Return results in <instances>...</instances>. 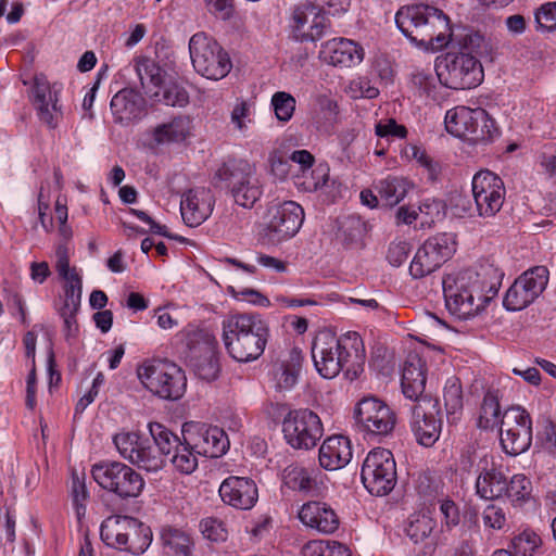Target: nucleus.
I'll return each instance as SVG.
<instances>
[{"mask_svg":"<svg viewBox=\"0 0 556 556\" xmlns=\"http://www.w3.org/2000/svg\"><path fill=\"white\" fill-rule=\"evenodd\" d=\"M312 358L321 377L332 379L344 370L345 376L354 380L364 370V342L354 331L346 332L340 338L323 332L313 341Z\"/></svg>","mask_w":556,"mask_h":556,"instance_id":"f257e3e1","label":"nucleus"},{"mask_svg":"<svg viewBox=\"0 0 556 556\" xmlns=\"http://www.w3.org/2000/svg\"><path fill=\"white\" fill-rule=\"evenodd\" d=\"M395 23L412 43L426 50L446 47L452 36L448 17L428 4L401 8L395 14Z\"/></svg>","mask_w":556,"mask_h":556,"instance_id":"f03ea898","label":"nucleus"},{"mask_svg":"<svg viewBox=\"0 0 556 556\" xmlns=\"http://www.w3.org/2000/svg\"><path fill=\"white\" fill-rule=\"evenodd\" d=\"M222 328L225 349L237 362L249 363L263 354L269 329L260 315H229L223 320Z\"/></svg>","mask_w":556,"mask_h":556,"instance_id":"7ed1b4c3","label":"nucleus"},{"mask_svg":"<svg viewBox=\"0 0 556 556\" xmlns=\"http://www.w3.org/2000/svg\"><path fill=\"white\" fill-rule=\"evenodd\" d=\"M447 311L458 319H469L483 311L490 301L486 282L475 270L466 269L443 278Z\"/></svg>","mask_w":556,"mask_h":556,"instance_id":"20e7f679","label":"nucleus"},{"mask_svg":"<svg viewBox=\"0 0 556 556\" xmlns=\"http://www.w3.org/2000/svg\"><path fill=\"white\" fill-rule=\"evenodd\" d=\"M446 130L471 144L488 146L497 140L501 129L495 119L481 108L456 106L445 114Z\"/></svg>","mask_w":556,"mask_h":556,"instance_id":"39448f33","label":"nucleus"},{"mask_svg":"<svg viewBox=\"0 0 556 556\" xmlns=\"http://www.w3.org/2000/svg\"><path fill=\"white\" fill-rule=\"evenodd\" d=\"M137 376L150 392L164 400L180 399L187 387L185 372L169 361H147L138 366Z\"/></svg>","mask_w":556,"mask_h":556,"instance_id":"423d86ee","label":"nucleus"},{"mask_svg":"<svg viewBox=\"0 0 556 556\" xmlns=\"http://www.w3.org/2000/svg\"><path fill=\"white\" fill-rule=\"evenodd\" d=\"M91 475L98 485L121 500L138 497L146 485L144 479L131 466L117 460L94 464Z\"/></svg>","mask_w":556,"mask_h":556,"instance_id":"0eeeda50","label":"nucleus"},{"mask_svg":"<svg viewBox=\"0 0 556 556\" xmlns=\"http://www.w3.org/2000/svg\"><path fill=\"white\" fill-rule=\"evenodd\" d=\"M189 52L195 72L207 79L220 80L232 68L229 53L204 31L191 36Z\"/></svg>","mask_w":556,"mask_h":556,"instance_id":"6e6552de","label":"nucleus"},{"mask_svg":"<svg viewBox=\"0 0 556 556\" xmlns=\"http://www.w3.org/2000/svg\"><path fill=\"white\" fill-rule=\"evenodd\" d=\"M435 73L442 85L455 90L475 88L483 80L481 63L470 53L447 52L437 60Z\"/></svg>","mask_w":556,"mask_h":556,"instance_id":"1a4fd4ad","label":"nucleus"},{"mask_svg":"<svg viewBox=\"0 0 556 556\" xmlns=\"http://www.w3.org/2000/svg\"><path fill=\"white\" fill-rule=\"evenodd\" d=\"M304 222V210L294 201L274 200L264 215L263 237L271 244L293 238Z\"/></svg>","mask_w":556,"mask_h":556,"instance_id":"9d476101","label":"nucleus"},{"mask_svg":"<svg viewBox=\"0 0 556 556\" xmlns=\"http://www.w3.org/2000/svg\"><path fill=\"white\" fill-rule=\"evenodd\" d=\"M149 432L159 447L164 460L168 459L173 469L180 475H191L199 465V454L193 444L186 439L181 441L178 435L159 422H149Z\"/></svg>","mask_w":556,"mask_h":556,"instance_id":"9b49d317","label":"nucleus"},{"mask_svg":"<svg viewBox=\"0 0 556 556\" xmlns=\"http://www.w3.org/2000/svg\"><path fill=\"white\" fill-rule=\"evenodd\" d=\"M362 482L372 495H388L396 485V463L391 451L382 447L371 450L362 465Z\"/></svg>","mask_w":556,"mask_h":556,"instance_id":"f8f14e48","label":"nucleus"},{"mask_svg":"<svg viewBox=\"0 0 556 556\" xmlns=\"http://www.w3.org/2000/svg\"><path fill=\"white\" fill-rule=\"evenodd\" d=\"M119 455L130 464L149 472H157L165 466L159 447L138 432H119L113 438Z\"/></svg>","mask_w":556,"mask_h":556,"instance_id":"ddd939ff","label":"nucleus"},{"mask_svg":"<svg viewBox=\"0 0 556 556\" xmlns=\"http://www.w3.org/2000/svg\"><path fill=\"white\" fill-rule=\"evenodd\" d=\"M282 433L287 443L295 450H311L324 435L319 416L311 409H294L282 421Z\"/></svg>","mask_w":556,"mask_h":556,"instance_id":"4468645a","label":"nucleus"},{"mask_svg":"<svg viewBox=\"0 0 556 556\" xmlns=\"http://www.w3.org/2000/svg\"><path fill=\"white\" fill-rule=\"evenodd\" d=\"M355 419L363 432L374 437L390 434L396 425L393 409L375 396H366L357 403Z\"/></svg>","mask_w":556,"mask_h":556,"instance_id":"2eb2a0df","label":"nucleus"},{"mask_svg":"<svg viewBox=\"0 0 556 556\" xmlns=\"http://www.w3.org/2000/svg\"><path fill=\"white\" fill-rule=\"evenodd\" d=\"M455 242L447 233L429 238L417 250L410 265L409 274L413 278H422L444 264L455 252Z\"/></svg>","mask_w":556,"mask_h":556,"instance_id":"dca6fc26","label":"nucleus"},{"mask_svg":"<svg viewBox=\"0 0 556 556\" xmlns=\"http://www.w3.org/2000/svg\"><path fill=\"white\" fill-rule=\"evenodd\" d=\"M289 26L293 38L304 42L319 40L328 33L331 24L319 5L305 2L293 9Z\"/></svg>","mask_w":556,"mask_h":556,"instance_id":"f3484780","label":"nucleus"},{"mask_svg":"<svg viewBox=\"0 0 556 556\" xmlns=\"http://www.w3.org/2000/svg\"><path fill=\"white\" fill-rule=\"evenodd\" d=\"M476 211L481 217H492L503 206L505 186L501 177L490 170H480L471 181Z\"/></svg>","mask_w":556,"mask_h":556,"instance_id":"a211bd4d","label":"nucleus"},{"mask_svg":"<svg viewBox=\"0 0 556 556\" xmlns=\"http://www.w3.org/2000/svg\"><path fill=\"white\" fill-rule=\"evenodd\" d=\"M410 429L422 446L430 447L439 440L442 420L438 400L421 397L412 406Z\"/></svg>","mask_w":556,"mask_h":556,"instance_id":"6ab92c4d","label":"nucleus"},{"mask_svg":"<svg viewBox=\"0 0 556 556\" xmlns=\"http://www.w3.org/2000/svg\"><path fill=\"white\" fill-rule=\"evenodd\" d=\"M61 91V85H51L41 74L35 76L31 88L33 104L40 122L49 128H55L63 118V108L60 103Z\"/></svg>","mask_w":556,"mask_h":556,"instance_id":"aec40b11","label":"nucleus"},{"mask_svg":"<svg viewBox=\"0 0 556 556\" xmlns=\"http://www.w3.org/2000/svg\"><path fill=\"white\" fill-rule=\"evenodd\" d=\"M364 49L354 40L337 37L320 46L318 56L321 62L339 67L351 68L364 60Z\"/></svg>","mask_w":556,"mask_h":556,"instance_id":"412c9836","label":"nucleus"},{"mask_svg":"<svg viewBox=\"0 0 556 556\" xmlns=\"http://www.w3.org/2000/svg\"><path fill=\"white\" fill-rule=\"evenodd\" d=\"M222 501L237 509L248 510L258 500L257 486L251 478L229 476L218 489Z\"/></svg>","mask_w":556,"mask_h":556,"instance_id":"4be33fe9","label":"nucleus"},{"mask_svg":"<svg viewBox=\"0 0 556 556\" xmlns=\"http://www.w3.org/2000/svg\"><path fill=\"white\" fill-rule=\"evenodd\" d=\"M215 199L210 189L194 188L186 191L180 201L184 222L190 227H198L212 214Z\"/></svg>","mask_w":556,"mask_h":556,"instance_id":"5701e85b","label":"nucleus"},{"mask_svg":"<svg viewBox=\"0 0 556 556\" xmlns=\"http://www.w3.org/2000/svg\"><path fill=\"white\" fill-rule=\"evenodd\" d=\"M479 475L476 479V493L488 501L501 498L507 488V479L502 465L496 464L486 456L478 464Z\"/></svg>","mask_w":556,"mask_h":556,"instance_id":"b1692460","label":"nucleus"},{"mask_svg":"<svg viewBox=\"0 0 556 556\" xmlns=\"http://www.w3.org/2000/svg\"><path fill=\"white\" fill-rule=\"evenodd\" d=\"M299 519L305 527L324 534L333 533L340 525L334 509L320 501H309L303 504L299 511Z\"/></svg>","mask_w":556,"mask_h":556,"instance_id":"393cba45","label":"nucleus"},{"mask_svg":"<svg viewBox=\"0 0 556 556\" xmlns=\"http://www.w3.org/2000/svg\"><path fill=\"white\" fill-rule=\"evenodd\" d=\"M426 364L416 353H410L406 357L401 376V387L403 394L416 403L425 395L426 388Z\"/></svg>","mask_w":556,"mask_h":556,"instance_id":"a878e982","label":"nucleus"},{"mask_svg":"<svg viewBox=\"0 0 556 556\" xmlns=\"http://www.w3.org/2000/svg\"><path fill=\"white\" fill-rule=\"evenodd\" d=\"M254 174V168L244 160H230L223 163L212 178V185L230 195Z\"/></svg>","mask_w":556,"mask_h":556,"instance_id":"bb28decb","label":"nucleus"},{"mask_svg":"<svg viewBox=\"0 0 556 556\" xmlns=\"http://www.w3.org/2000/svg\"><path fill=\"white\" fill-rule=\"evenodd\" d=\"M319 464L326 470H337L345 467L352 459L351 441L344 435L327 438L318 455Z\"/></svg>","mask_w":556,"mask_h":556,"instance_id":"cd10ccee","label":"nucleus"},{"mask_svg":"<svg viewBox=\"0 0 556 556\" xmlns=\"http://www.w3.org/2000/svg\"><path fill=\"white\" fill-rule=\"evenodd\" d=\"M110 106L117 121L129 122L142 115L144 100L132 89H123L112 98Z\"/></svg>","mask_w":556,"mask_h":556,"instance_id":"c85d7f7f","label":"nucleus"},{"mask_svg":"<svg viewBox=\"0 0 556 556\" xmlns=\"http://www.w3.org/2000/svg\"><path fill=\"white\" fill-rule=\"evenodd\" d=\"M228 446L229 442L226 433L217 427H202L199 430L197 441L193 443V448L199 455H204L211 458L224 455L228 450Z\"/></svg>","mask_w":556,"mask_h":556,"instance_id":"c756f323","label":"nucleus"},{"mask_svg":"<svg viewBox=\"0 0 556 556\" xmlns=\"http://www.w3.org/2000/svg\"><path fill=\"white\" fill-rule=\"evenodd\" d=\"M129 516H110L100 528L101 540L110 547L123 551L127 542L126 528Z\"/></svg>","mask_w":556,"mask_h":556,"instance_id":"7c9ffc66","label":"nucleus"},{"mask_svg":"<svg viewBox=\"0 0 556 556\" xmlns=\"http://www.w3.org/2000/svg\"><path fill=\"white\" fill-rule=\"evenodd\" d=\"M191 129V119L186 115H178L168 123L155 127L153 136L157 143L179 142L185 140Z\"/></svg>","mask_w":556,"mask_h":556,"instance_id":"2f4dec72","label":"nucleus"},{"mask_svg":"<svg viewBox=\"0 0 556 556\" xmlns=\"http://www.w3.org/2000/svg\"><path fill=\"white\" fill-rule=\"evenodd\" d=\"M302 365L301 351L293 349L290 352L289 359L275 365L274 379L279 390H289L298 381V376Z\"/></svg>","mask_w":556,"mask_h":556,"instance_id":"473e14b6","label":"nucleus"},{"mask_svg":"<svg viewBox=\"0 0 556 556\" xmlns=\"http://www.w3.org/2000/svg\"><path fill=\"white\" fill-rule=\"evenodd\" d=\"M410 184L407 179L396 176H388L378 181L376 190L381 201L387 206L399 204L407 194Z\"/></svg>","mask_w":556,"mask_h":556,"instance_id":"72a5a7b5","label":"nucleus"},{"mask_svg":"<svg viewBox=\"0 0 556 556\" xmlns=\"http://www.w3.org/2000/svg\"><path fill=\"white\" fill-rule=\"evenodd\" d=\"M127 522V542L123 551L141 554L149 547L152 532L148 526L134 517H129Z\"/></svg>","mask_w":556,"mask_h":556,"instance_id":"f704fd0d","label":"nucleus"},{"mask_svg":"<svg viewBox=\"0 0 556 556\" xmlns=\"http://www.w3.org/2000/svg\"><path fill=\"white\" fill-rule=\"evenodd\" d=\"M536 299L531 288L519 276L507 290L503 304L508 311H520Z\"/></svg>","mask_w":556,"mask_h":556,"instance_id":"c9c22d12","label":"nucleus"},{"mask_svg":"<svg viewBox=\"0 0 556 556\" xmlns=\"http://www.w3.org/2000/svg\"><path fill=\"white\" fill-rule=\"evenodd\" d=\"M161 540L164 547L172 553L181 556H190L193 548V541L189 533L181 529L166 527L161 532Z\"/></svg>","mask_w":556,"mask_h":556,"instance_id":"e433bc0d","label":"nucleus"},{"mask_svg":"<svg viewBox=\"0 0 556 556\" xmlns=\"http://www.w3.org/2000/svg\"><path fill=\"white\" fill-rule=\"evenodd\" d=\"M282 481L286 486L293 491L308 492L315 485L313 470L300 465H289L282 472Z\"/></svg>","mask_w":556,"mask_h":556,"instance_id":"4c0bfd02","label":"nucleus"},{"mask_svg":"<svg viewBox=\"0 0 556 556\" xmlns=\"http://www.w3.org/2000/svg\"><path fill=\"white\" fill-rule=\"evenodd\" d=\"M501 405L494 392H486L480 406L478 427L480 429H494L501 424Z\"/></svg>","mask_w":556,"mask_h":556,"instance_id":"58836bf2","label":"nucleus"},{"mask_svg":"<svg viewBox=\"0 0 556 556\" xmlns=\"http://www.w3.org/2000/svg\"><path fill=\"white\" fill-rule=\"evenodd\" d=\"M542 545L540 535L533 530L526 529L514 535L506 549L514 556H534Z\"/></svg>","mask_w":556,"mask_h":556,"instance_id":"ea45409f","label":"nucleus"},{"mask_svg":"<svg viewBox=\"0 0 556 556\" xmlns=\"http://www.w3.org/2000/svg\"><path fill=\"white\" fill-rule=\"evenodd\" d=\"M503 450L509 455H519L526 452L532 442V431L526 428L517 431H500Z\"/></svg>","mask_w":556,"mask_h":556,"instance_id":"a19ab883","label":"nucleus"},{"mask_svg":"<svg viewBox=\"0 0 556 556\" xmlns=\"http://www.w3.org/2000/svg\"><path fill=\"white\" fill-rule=\"evenodd\" d=\"M135 71L142 88L151 90L162 84V71L151 59L139 58L135 61Z\"/></svg>","mask_w":556,"mask_h":556,"instance_id":"79ce46f5","label":"nucleus"},{"mask_svg":"<svg viewBox=\"0 0 556 556\" xmlns=\"http://www.w3.org/2000/svg\"><path fill=\"white\" fill-rule=\"evenodd\" d=\"M437 527V521L426 514L413 515L405 529L407 536L414 543L425 542Z\"/></svg>","mask_w":556,"mask_h":556,"instance_id":"37998d69","label":"nucleus"},{"mask_svg":"<svg viewBox=\"0 0 556 556\" xmlns=\"http://www.w3.org/2000/svg\"><path fill=\"white\" fill-rule=\"evenodd\" d=\"M302 556H351L349 548L337 541L313 540L302 547Z\"/></svg>","mask_w":556,"mask_h":556,"instance_id":"c03bdc74","label":"nucleus"},{"mask_svg":"<svg viewBox=\"0 0 556 556\" xmlns=\"http://www.w3.org/2000/svg\"><path fill=\"white\" fill-rule=\"evenodd\" d=\"M500 426V431H517L522 428L532 431L530 415L520 406H513L504 410Z\"/></svg>","mask_w":556,"mask_h":556,"instance_id":"a18cd8bd","label":"nucleus"},{"mask_svg":"<svg viewBox=\"0 0 556 556\" xmlns=\"http://www.w3.org/2000/svg\"><path fill=\"white\" fill-rule=\"evenodd\" d=\"M262 195V188L255 174L251 175L242 186L233 190L231 194L233 201L245 208H251Z\"/></svg>","mask_w":556,"mask_h":556,"instance_id":"49530a36","label":"nucleus"},{"mask_svg":"<svg viewBox=\"0 0 556 556\" xmlns=\"http://www.w3.org/2000/svg\"><path fill=\"white\" fill-rule=\"evenodd\" d=\"M443 400L448 415H455L462 412L464 406L463 389L460 380L457 377L453 376L446 380L443 390Z\"/></svg>","mask_w":556,"mask_h":556,"instance_id":"de8ad7c7","label":"nucleus"},{"mask_svg":"<svg viewBox=\"0 0 556 556\" xmlns=\"http://www.w3.org/2000/svg\"><path fill=\"white\" fill-rule=\"evenodd\" d=\"M532 483L525 475H515L507 482L504 495L514 504L528 501L531 496Z\"/></svg>","mask_w":556,"mask_h":556,"instance_id":"09e8293b","label":"nucleus"},{"mask_svg":"<svg viewBox=\"0 0 556 556\" xmlns=\"http://www.w3.org/2000/svg\"><path fill=\"white\" fill-rule=\"evenodd\" d=\"M270 105L274 109L275 116L280 122H289L295 111V98L286 91H277L271 96Z\"/></svg>","mask_w":556,"mask_h":556,"instance_id":"8fccbe9b","label":"nucleus"},{"mask_svg":"<svg viewBox=\"0 0 556 556\" xmlns=\"http://www.w3.org/2000/svg\"><path fill=\"white\" fill-rule=\"evenodd\" d=\"M521 279L531 288L532 292L539 298L546 289L549 280V271L546 266L539 265L529 268L520 275Z\"/></svg>","mask_w":556,"mask_h":556,"instance_id":"3c124183","label":"nucleus"},{"mask_svg":"<svg viewBox=\"0 0 556 556\" xmlns=\"http://www.w3.org/2000/svg\"><path fill=\"white\" fill-rule=\"evenodd\" d=\"M200 530L203 536L212 542L222 543L228 538L226 523L216 517H206L200 522Z\"/></svg>","mask_w":556,"mask_h":556,"instance_id":"603ef678","label":"nucleus"},{"mask_svg":"<svg viewBox=\"0 0 556 556\" xmlns=\"http://www.w3.org/2000/svg\"><path fill=\"white\" fill-rule=\"evenodd\" d=\"M402 156L407 160H416L428 172V178L434 180L439 173L438 163L433 162L426 151L416 144H407L402 150Z\"/></svg>","mask_w":556,"mask_h":556,"instance_id":"864d4df0","label":"nucleus"},{"mask_svg":"<svg viewBox=\"0 0 556 556\" xmlns=\"http://www.w3.org/2000/svg\"><path fill=\"white\" fill-rule=\"evenodd\" d=\"M62 279L65 281L64 304L62 307L79 309L83 290L81 277L79 274H74Z\"/></svg>","mask_w":556,"mask_h":556,"instance_id":"5fc2aeb1","label":"nucleus"},{"mask_svg":"<svg viewBox=\"0 0 556 556\" xmlns=\"http://www.w3.org/2000/svg\"><path fill=\"white\" fill-rule=\"evenodd\" d=\"M344 91L352 99H374L379 94V90L371 85L367 77H356L350 80Z\"/></svg>","mask_w":556,"mask_h":556,"instance_id":"6e6d98bb","label":"nucleus"},{"mask_svg":"<svg viewBox=\"0 0 556 556\" xmlns=\"http://www.w3.org/2000/svg\"><path fill=\"white\" fill-rule=\"evenodd\" d=\"M303 180L295 184L304 191L313 192L326 185L328 180V169L319 166L315 169H308L302 175Z\"/></svg>","mask_w":556,"mask_h":556,"instance_id":"4d7b16f0","label":"nucleus"},{"mask_svg":"<svg viewBox=\"0 0 556 556\" xmlns=\"http://www.w3.org/2000/svg\"><path fill=\"white\" fill-rule=\"evenodd\" d=\"M161 101L169 106H186L189 103L187 90L178 84H168L163 88Z\"/></svg>","mask_w":556,"mask_h":556,"instance_id":"13d9d810","label":"nucleus"},{"mask_svg":"<svg viewBox=\"0 0 556 556\" xmlns=\"http://www.w3.org/2000/svg\"><path fill=\"white\" fill-rule=\"evenodd\" d=\"M195 375L205 381L215 380L219 372V364L217 358L211 353L210 355L194 363Z\"/></svg>","mask_w":556,"mask_h":556,"instance_id":"bf43d9fd","label":"nucleus"},{"mask_svg":"<svg viewBox=\"0 0 556 556\" xmlns=\"http://www.w3.org/2000/svg\"><path fill=\"white\" fill-rule=\"evenodd\" d=\"M418 211L425 216L421 223L430 225L444 216V203L437 199H426L420 203Z\"/></svg>","mask_w":556,"mask_h":556,"instance_id":"052dcab7","label":"nucleus"},{"mask_svg":"<svg viewBox=\"0 0 556 556\" xmlns=\"http://www.w3.org/2000/svg\"><path fill=\"white\" fill-rule=\"evenodd\" d=\"M482 521L488 529L502 530L506 525V514L502 507L489 504L482 511Z\"/></svg>","mask_w":556,"mask_h":556,"instance_id":"680f3d73","label":"nucleus"},{"mask_svg":"<svg viewBox=\"0 0 556 556\" xmlns=\"http://www.w3.org/2000/svg\"><path fill=\"white\" fill-rule=\"evenodd\" d=\"M410 244L405 240H394L389 244L387 252L388 262L394 266H401L408 257Z\"/></svg>","mask_w":556,"mask_h":556,"instance_id":"e2e57ef3","label":"nucleus"},{"mask_svg":"<svg viewBox=\"0 0 556 556\" xmlns=\"http://www.w3.org/2000/svg\"><path fill=\"white\" fill-rule=\"evenodd\" d=\"M464 49L465 53H470L476 56H483L489 54L490 48L484 37L479 33L468 34L464 38Z\"/></svg>","mask_w":556,"mask_h":556,"instance_id":"0e129e2a","label":"nucleus"},{"mask_svg":"<svg viewBox=\"0 0 556 556\" xmlns=\"http://www.w3.org/2000/svg\"><path fill=\"white\" fill-rule=\"evenodd\" d=\"M535 21L542 29L556 30V2L542 5L535 14Z\"/></svg>","mask_w":556,"mask_h":556,"instance_id":"69168bd1","label":"nucleus"},{"mask_svg":"<svg viewBox=\"0 0 556 556\" xmlns=\"http://www.w3.org/2000/svg\"><path fill=\"white\" fill-rule=\"evenodd\" d=\"M376 135L378 137H396V138H405L407 135V129L405 126L400 125L393 118H388L384 121H380L376 127Z\"/></svg>","mask_w":556,"mask_h":556,"instance_id":"338daca9","label":"nucleus"},{"mask_svg":"<svg viewBox=\"0 0 556 556\" xmlns=\"http://www.w3.org/2000/svg\"><path fill=\"white\" fill-rule=\"evenodd\" d=\"M211 13L223 21H228L233 16V0H204Z\"/></svg>","mask_w":556,"mask_h":556,"instance_id":"774afa93","label":"nucleus"}]
</instances>
